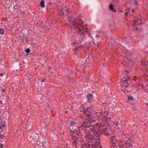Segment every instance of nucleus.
Returning <instances> with one entry per match:
<instances>
[{
	"instance_id": "nucleus-21",
	"label": "nucleus",
	"mask_w": 148,
	"mask_h": 148,
	"mask_svg": "<svg viewBox=\"0 0 148 148\" xmlns=\"http://www.w3.org/2000/svg\"><path fill=\"white\" fill-rule=\"evenodd\" d=\"M138 2L137 1H134V3L135 5H138Z\"/></svg>"
},
{
	"instance_id": "nucleus-20",
	"label": "nucleus",
	"mask_w": 148,
	"mask_h": 148,
	"mask_svg": "<svg viewBox=\"0 0 148 148\" xmlns=\"http://www.w3.org/2000/svg\"><path fill=\"white\" fill-rule=\"evenodd\" d=\"M89 60V57H88L86 60V62H89L88 61Z\"/></svg>"
},
{
	"instance_id": "nucleus-10",
	"label": "nucleus",
	"mask_w": 148,
	"mask_h": 148,
	"mask_svg": "<svg viewBox=\"0 0 148 148\" xmlns=\"http://www.w3.org/2000/svg\"><path fill=\"white\" fill-rule=\"evenodd\" d=\"M141 19L137 20L136 21H134V24L136 25H142V22L141 21Z\"/></svg>"
},
{
	"instance_id": "nucleus-39",
	"label": "nucleus",
	"mask_w": 148,
	"mask_h": 148,
	"mask_svg": "<svg viewBox=\"0 0 148 148\" xmlns=\"http://www.w3.org/2000/svg\"><path fill=\"white\" fill-rule=\"evenodd\" d=\"M96 36V37H98V36H97H97Z\"/></svg>"
},
{
	"instance_id": "nucleus-7",
	"label": "nucleus",
	"mask_w": 148,
	"mask_h": 148,
	"mask_svg": "<svg viewBox=\"0 0 148 148\" xmlns=\"http://www.w3.org/2000/svg\"><path fill=\"white\" fill-rule=\"evenodd\" d=\"M122 138L123 140V141L125 142H127L128 141H130L131 139V137L128 134L126 133L123 132L122 134Z\"/></svg>"
},
{
	"instance_id": "nucleus-22",
	"label": "nucleus",
	"mask_w": 148,
	"mask_h": 148,
	"mask_svg": "<svg viewBox=\"0 0 148 148\" xmlns=\"http://www.w3.org/2000/svg\"><path fill=\"white\" fill-rule=\"evenodd\" d=\"M4 74V73H2L1 74H0V76L1 77H2L3 76Z\"/></svg>"
},
{
	"instance_id": "nucleus-6",
	"label": "nucleus",
	"mask_w": 148,
	"mask_h": 148,
	"mask_svg": "<svg viewBox=\"0 0 148 148\" xmlns=\"http://www.w3.org/2000/svg\"><path fill=\"white\" fill-rule=\"evenodd\" d=\"M118 138L119 137L118 136H116L114 135H113L112 136L110 137V142L113 143V146L116 147L117 145H118V143H119L118 142L121 141V140H119Z\"/></svg>"
},
{
	"instance_id": "nucleus-17",
	"label": "nucleus",
	"mask_w": 148,
	"mask_h": 148,
	"mask_svg": "<svg viewBox=\"0 0 148 148\" xmlns=\"http://www.w3.org/2000/svg\"><path fill=\"white\" fill-rule=\"evenodd\" d=\"M126 83L127 85H125V86L126 87H127L128 86V83L127 82V80L125 79L124 81V83Z\"/></svg>"
},
{
	"instance_id": "nucleus-23",
	"label": "nucleus",
	"mask_w": 148,
	"mask_h": 148,
	"mask_svg": "<svg viewBox=\"0 0 148 148\" xmlns=\"http://www.w3.org/2000/svg\"><path fill=\"white\" fill-rule=\"evenodd\" d=\"M1 91L3 92H5L6 91V90L5 89L2 88Z\"/></svg>"
},
{
	"instance_id": "nucleus-29",
	"label": "nucleus",
	"mask_w": 148,
	"mask_h": 148,
	"mask_svg": "<svg viewBox=\"0 0 148 148\" xmlns=\"http://www.w3.org/2000/svg\"><path fill=\"white\" fill-rule=\"evenodd\" d=\"M52 71L51 70H50L49 71H48V72H51Z\"/></svg>"
},
{
	"instance_id": "nucleus-24",
	"label": "nucleus",
	"mask_w": 148,
	"mask_h": 148,
	"mask_svg": "<svg viewBox=\"0 0 148 148\" xmlns=\"http://www.w3.org/2000/svg\"><path fill=\"white\" fill-rule=\"evenodd\" d=\"M45 80V78H43L41 80V82H44Z\"/></svg>"
},
{
	"instance_id": "nucleus-2",
	"label": "nucleus",
	"mask_w": 148,
	"mask_h": 148,
	"mask_svg": "<svg viewBox=\"0 0 148 148\" xmlns=\"http://www.w3.org/2000/svg\"><path fill=\"white\" fill-rule=\"evenodd\" d=\"M88 108L89 110H88V113H89V114H87V116H84L83 117V119L86 121L88 120L90 123H95L93 127H95L97 130L96 132L99 133V131H100L101 134L109 136L110 134L108 129L106 128H103L101 130V127L104 126L106 127L108 125L111 124L110 122L111 118L110 117L108 119L107 117H106V116H107L108 114H109V112L104 110L99 112H95L94 114V115L95 116H98L102 117L103 116L101 119L95 120L94 116L91 115V114L94 112L96 110L95 106L91 105L90 107H88Z\"/></svg>"
},
{
	"instance_id": "nucleus-36",
	"label": "nucleus",
	"mask_w": 148,
	"mask_h": 148,
	"mask_svg": "<svg viewBox=\"0 0 148 148\" xmlns=\"http://www.w3.org/2000/svg\"><path fill=\"white\" fill-rule=\"evenodd\" d=\"M114 12H116V10H114Z\"/></svg>"
},
{
	"instance_id": "nucleus-12",
	"label": "nucleus",
	"mask_w": 148,
	"mask_h": 148,
	"mask_svg": "<svg viewBox=\"0 0 148 148\" xmlns=\"http://www.w3.org/2000/svg\"><path fill=\"white\" fill-rule=\"evenodd\" d=\"M40 5L42 8H44L45 7V2L43 1H41L40 2Z\"/></svg>"
},
{
	"instance_id": "nucleus-1",
	"label": "nucleus",
	"mask_w": 148,
	"mask_h": 148,
	"mask_svg": "<svg viewBox=\"0 0 148 148\" xmlns=\"http://www.w3.org/2000/svg\"><path fill=\"white\" fill-rule=\"evenodd\" d=\"M83 123L82 124L79 125L78 128L77 129L75 128V126H76V123L72 121L71 123L70 126L69 128L71 132V135L72 137L71 140H67V144L66 145L67 147L69 146V143L71 144L73 146H76L80 138L78 137L80 134V130L82 129L84 131L85 134V139L86 142V144L83 145H82L88 144H92L94 141L97 140V136L98 134L99 135V137H100V134L96 132L97 130L95 127L90 128V124L88 123L86 121L83 120Z\"/></svg>"
},
{
	"instance_id": "nucleus-28",
	"label": "nucleus",
	"mask_w": 148,
	"mask_h": 148,
	"mask_svg": "<svg viewBox=\"0 0 148 148\" xmlns=\"http://www.w3.org/2000/svg\"><path fill=\"white\" fill-rule=\"evenodd\" d=\"M1 126H3V129H4V127H5V125H3Z\"/></svg>"
},
{
	"instance_id": "nucleus-33",
	"label": "nucleus",
	"mask_w": 148,
	"mask_h": 148,
	"mask_svg": "<svg viewBox=\"0 0 148 148\" xmlns=\"http://www.w3.org/2000/svg\"><path fill=\"white\" fill-rule=\"evenodd\" d=\"M79 16H80V14H78V16H79Z\"/></svg>"
},
{
	"instance_id": "nucleus-27",
	"label": "nucleus",
	"mask_w": 148,
	"mask_h": 148,
	"mask_svg": "<svg viewBox=\"0 0 148 148\" xmlns=\"http://www.w3.org/2000/svg\"><path fill=\"white\" fill-rule=\"evenodd\" d=\"M3 129V126H0V129Z\"/></svg>"
},
{
	"instance_id": "nucleus-38",
	"label": "nucleus",
	"mask_w": 148,
	"mask_h": 148,
	"mask_svg": "<svg viewBox=\"0 0 148 148\" xmlns=\"http://www.w3.org/2000/svg\"><path fill=\"white\" fill-rule=\"evenodd\" d=\"M68 112V111H66V113H67V112Z\"/></svg>"
},
{
	"instance_id": "nucleus-41",
	"label": "nucleus",
	"mask_w": 148,
	"mask_h": 148,
	"mask_svg": "<svg viewBox=\"0 0 148 148\" xmlns=\"http://www.w3.org/2000/svg\"><path fill=\"white\" fill-rule=\"evenodd\" d=\"M147 4H148V3H147Z\"/></svg>"
},
{
	"instance_id": "nucleus-26",
	"label": "nucleus",
	"mask_w": 148,
	"mask_h": 148,
	"mask_svg": "<svg viewBox=\"0 0 148 148\" xmlns=\"http://www.w3.org/2000/svg\"><path fill=\"white\" fill-rule=\"evenodd\" d=\"M147 63L148 64V61H147ZM146 71L147 72V73H148V68H147L146 70Z\"/></svg>"
},
{
	"instance_id": "nucleus-40",
	"label": "nucleus",
	"mask_w": 148,
	"mask_h": 148,
	"mask_svg": "<svg viewBox=\"0 0 148 148\" xmlns=\"http://www.w3.org/2000/svg\"><path fill=\"white\" fill-rule=\"evenodd\" d=\"M50 76H51V75H49Z\"/></svg>"
},
{
	"instance_id": "nucleus-32",
	"label": "nucleus",
	"mask_w": 148,
	"mask_h": 148,
	"mask_svg": "<svg viewBox=\"0 0 148 148\" xmlns=\"http://www.w3.org/2000/svg\"><path fill=\"white\" fill-rule=\"evenodd\" d=\"M132 12H134V9H133V10H132Z\"/></svg>"
},
{
	"instance_id": "nucleus-11",
	"label": "nucleus",
	"mask_w": 148,
	"mask_h": 148,
	"mask_svg": "<svg viewBox=\"0 0 148 148\" xmlns=\"http://www.w3.org/2000/svg\"><path fill=\"white\" fill-rule=\"evenodd\" d=\"M101 105H103V106H105V105L107 103V102L106 101H104L103 99H102L101 101Z\"/></svg>"
},
{
	"instance_id": "nucleus-31",
	"label": "nucleus",
	"mask_w": 148,
	"mask_h": 148,
	"mask_svg": "<svg viewBox=\"0 0 148 148\" xmlns=\"http://www.w3.org/2000/svg\"><path fill=\"white\" fill-rule=\"evenodd\" d=\"M126 72H129V71H128L127 70L125 71Z\"/></svg>"
},
{
	"instance_id": "nucleus-16",
	"label": "nucleus",
	"mask_w": 148,
	"mask_h": 148,
	"mask_svg": "<svg viewBox=\"0 0 148 148\" xmlns=\"http://www.w3.org/2000/svg\"><path fill=\"white\" fill-rule=\"evenodd\" d=\"M129 9H127L125 10V15H127L128 14V13L129 12Z\"/></svg>"
},
{
	"instance_id": "nucleus-14",
	"label": "nucleus",
	"mask_w": 148,
	"mask_h": 148,
	"mask_svg": "<svg viewBox=\"0 0 148 148\" xmlns=\"http://www.w3.org/2000/svg\"><path fill=\"white\" fill-rule=\"evenodd\" d=\"M109 8L112 11H113L114 10V7L112 4H111L110 5Z\"/></svg>"
},
{
	"instance_id": "nucleus-13",
	"label": "nucleus",
	"mask_w": 148,
	"mask_h": 148,
	"mask_svg": "<svg viewBox=\"0 0 148 148\" xmlns=\"http://www.w3.org/2000/svg\"><path fill=\"white\" fill-rule=\"evenodd\" d=\"M127 99L128 100L130 101H133L134 100L133 97L131 96H128Z\"/></svg>"
},
{
	"instance_id": "nucleus-3",
	"label": "nucleus",
	"mask_w": 148,
	"mask_h": 148,
	"mask_svg": "<svg viewBox=\"0 0 148 148\" xmlns=\"http://www.w3.org/2000/svg\"><path fill=\"white\" fill-rule=\"evenodd\" d=\"M75 18L70 16L68 17V23L66 24L67 26L73 27L75 30L78 32V33L82 37V38H80L79 39L75 40L71 46L75 47L73 48L74 51H77L78 48H82L83 46L81 45L82 41L88 37H91L90 31L88 29L84 27L83 26V22L80 17H78L77 20L75 21Z\"/></svg>"
},
{
	"instance_id": "nucleus-9",
	"label": "nucleus",
	"mask_w": 148,
	"mask_h": 148,
	"mask_svg": "<svg viewBox=\"0 0 148 148\" xmlns=\"http://www.w3.org/2000/svg\"><path fill=\"white\" fill-rule=\"evenodd\" d=\"M93 95L92 94H89L87 95V102L88 103H90L92 102V100Z\"/></svg>"
},
{
	"instance_id": "nucleus-15",
	"label": "nucleus",
	"mask_w": 148,
	"mask_h": 148,
	"mask_svg": "<svg viewBox=\"0 0 148 148\" xmlns=\"http://www.w3.org/2000/svg\"><path fill=\"white\" fill-rule=\"evenodd\" d=\"M4 34V31L3 29L2 28H0V34Z\"/></svg>"
},
{
	"instance_id": "nucleus-5",
	"label": "nucleus",
	"mask_w": 148,
	"mask_h": 148,
	"mask_svg": "<svg viewBox=\"0 0 148 148\" xmlns=\"http://www.w3.org/2000/svg\"><path fill=\"white\" fill-rule=\"evenodd\" d=\"M119 143H118V146L120 147L123 148H133V146L130 143H126L123 141L121 140V141L118 142Z\"/></svg>"
},
{
	"instance_id": "nucleus-19",
	"label": "nucleus",
	"mask_w": 148,
	"mask_h": 148,
	"mask_svg": "<svg viewBox=\"0 0 148 148\" xmlns=\"http://www.w3.org/2000/svg\"><path fill=\"white\" fill-rule=\"evenodd\" d=\"M65 81H66V82H68L69 80V79L67 77H65L64 79Z\"/></svg>"
},
{
	"instance_id": "nucleus-4",
	"label": "nucleus",
	"mask_w": 148,
	"mask_h": 148,
	"mask_svg": "<svg viewBox=\"0 0 148 148\" xmlns=\"http://www.w3.org/2000/svg\"><path fill=\"white\" fill-rule=\"evenodd\" d=\"M97 140L94 141L92 144H87L83 145L80 147L81 148H102L100 145V137H99V135L97 136Z\"/></svg>"
},
{
	"instance_id": "nucleus-18",
	"label": "nucleus",
	"mask_w": 148,
	"mask_h": 148,
	"mask_svg": "<svg viewBox=\"0 0 148 148\" xmlns=\"http://www.w3.org/2000/svg\"><path fill=\"white\" fill-rule=\"evenodd\" d=\"M30 52V49H27L25 50V52L28 53Z\"/></svg>"
},
{
	"instance_id": "nucleus-37",
	"label": "nucleus",
	"mask_w": 148,
	"mask_h": 148,
	"mask_svg": "<svg viewBox=\"0 0 148 148\" xmlns=\"http://www.w3.org/2000/svg\"><path fill=\"white\" fill-rule=\"evenodd\" d=\"M2 60V58H1V60L0 61L1 62V60Z\"/></svg>"
},
{
	"instance_id": "nucleus-8",
	"label": "nucleus",
	"mask_w": 148,
	"mask_h": 148,
	"mask_svg": "<svg viewBox=\"0 0 148 148\" xmlns=\"http://www.w3.org/2000/svg\"><path fill=\"white\" fill-rule=\"evenodd\" d=\"M79 110L80 112H84L86 113H88V110H89L88 107H86L84 105H83L80 106L79 108Z\"/></svg>"
},
{
	"instance_id": "nucleus-25",
	"label": "nucleus",
	"mask_w": 148,
	"mask_h": 148,
	"mask_svg": "<svg viewBox=\"0 0 148 148\" xmlns=\"http://www.w3.org/2000/svg\"><path fill=\"white\" fill-rule=\"evenodd\" d=\"M30 127H29V126L27 127V128H29V129H30L31 128V127H32V125L31 126L30 125Z\"/></svg>"
},
{
	"instance_id": "nucleus-30",
	"label": "nucleus",
	"mask_w": 148,
	"mask_h": 148,
	"mask_svg": "<svg viewBox=\"0 0 148 148\" xmlns=\"http://www.w3.org/2000/svg\"><path fill=\"white\" fill-rule=\"evenodd\" d=\"M29 123H28L27 124V126H28L29 125Z\"/></svg>"
},
{
	"instance_id": "nucleus-34",
	"label": "nucleus",
	"mask_w": 148,
	"mask_h": 148,
	"mask_svg": "<svg viewBox=\"0 0 148 148\" xmlns=\"http://www.w3.org/2000/svg\"><path fill=\"white\" fill-rule=\"evenodd\" d=\"M129 62H130L131 61V59H130L129 60Z\"/></svg>"
},
{
	"instance_id": "nucleus-35",
	"label": "nucleus",
	"mask_w": 148,
	"mask_h": 148,
	"mask_svg": "<svg viewBox=\"0 0 148 148\" xmlns=\"http://www.w3.org/2000/svg\"><path fill=\"white\" fill-rule=\"evenodd\" d=\"M43 143H42L41 144L42 145V146L43 147Z\"/></svg>"
}]
</instances>
